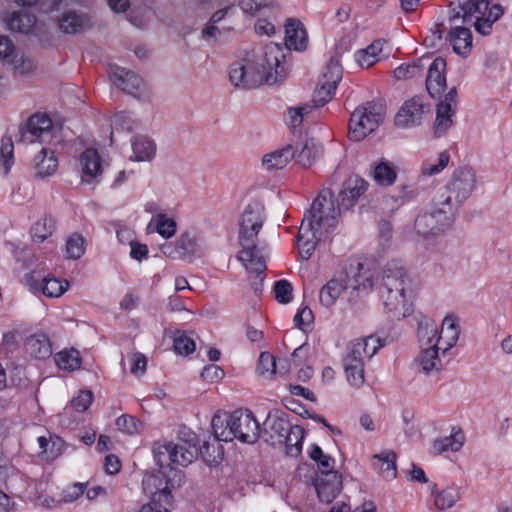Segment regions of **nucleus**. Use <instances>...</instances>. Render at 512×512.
<instances>
[{"instance_id":"21","label":"nucleus","mask_w":512,"mask_h":512,"mask_svg":"<svg viewBox=\"0 0 512 512\" xmlns=\"http://www.w3.org/2000/svg\"><path fill=\"white\" fill-rule=\"evenodd\" d=\"M144 492L151 498V501L171 504V493L168 480L162 473L146 475L142 481Z\"/></svg>"},{"instance_id":"59","label":"nucleus","mask_w":512,"mask_h":512,"mask_svg":"<svg viewBox=\"0 0 512 512\" xmlns=\"http://www.w3.org/2000/svg\"><path fill=\"white\" fill-rule=\"evenodd\" d=\"M118 430L127 434H136L141 429V423L130 415H121L116 420Z\"/></svg>"},{"instance_id":"60","label":"nucleus","mask_w":512,"mask_h":512,"mask_svg":"<svg viewBox=\"0 0 512 512\" xmlns=\"http://www.w3.org/2000/svg\"><path fill=\"white\" fill-rule=\"evenodd\" d=\"M292 285L287 280H279L275 283V298L279 303L288 304L292 300Z\"/></svg>"},{"instance_id":"16","label":"nucleus","mask_w":512,"mask_h":512,"mask_svg":"<svg viewBox=\"0 0 512 512\" xmlns=\"http://www.w3.org/2000/svg\"><path fill=\"white\" fill-rule=\"evenodd\" d=\"M425 327L434 329L433 334L428 338L441 347L442 355H445V353L449 351L458 341L459 328L455 318L452 316H447L444 318L440 332H438L436 324L431 320H425L421 322L418 329Z\"/></svg>"},{"instance_id":"51","label":"nucleus","mask_w":512,"mask_h":512,"mask_svg":"<svg viewBox=\"0 0 512 512\" xmlns=\"http://www.w3.org/2000/svg\"><path fill=\"white\" fill-rule=\"evenodd\" d=\"M295 161L303 167H309L313 164L316 157V149L313 144L306 142L301 146H294Z\"/></svg>"},{"instance_id":"17","label":"nucleus","mask_w":512,"mask_h":512,"mask_svg":"<svg viewBox=\"0 0 512 512\" xmlns=\"http://www.w3.org/2000/svg\"><path fill=\"white\" fill-rule=\"evenodd\" d=\"M292 424L283 412H270L263 423V437L265 442L272 446L282 447L285 442L284 435L290 430Z\"/></svg>"},{"instance_id":"27","label":"nucleus","mask_w":512,"mask_h":512,"mask_svg":"<svg viewBox=\"0 0 512 512\" xmlns=\"http://www.w3.org/2000/svg\"><path fill=\"white\" fill-rule=\"evenodd\" d=\"M307 43V33L303 24L297 19H288L285 24L286 47L296 51H303L306 49Z\"/></svg>"},{"instance_id":"44","label":"nucleus","mask_w":512,"mask_h":512,"mask_svg":"<svg viewBox=\"0 0 512 512\" xmlns=\"http://www.w3.org/2000/svg\"><path fill=\"white\" fill-rule=\"evenodd\" d=\"M19 6L30 7L36 4L40 5V10L46 14H51L53 11L58 10L60 7L78 2L79 0H14Z\"/></svg>"},{"instance_id":"41","label":"nucleus","mask_w":512,"mask_h":512,"mask_svg":"<svg viewBox=\"0 0 512 512\" xmlns=\"http://www.w3.org/2000/svg\"><path fill=\"white\" fill-rule=\"evenodd\" d=\"M428 61L429 57H422L413 63L401 64L394 70V77L398 80H404L419 76L426 68V62Z\"/></svg>"},{"instance_id":"38","label":"nucleus","mask_w":512,"mask_h":512,"mask_svg":"<svg viewBox=\"0 0 512 512\" xmlns=\"http://www.w3.org/2000/svg\"><path fill=\"white\" fill-rule=\"evenodd\" d=\"M305 431L301 426L291 425L290 430L284 435L285 452L288 456L297 457L302 451V441L304 439Z\"/></svg>"},{"instance_id":"49","label":"nucleus","mask_w":512,"mask_h":512,"mask_svg":"<svg viewBox=\"0 0 512 512\" xmlns=\"http://www.w3.org/2000/svg\"><path fill=\"white\" fill-rule=\"evenodd\" d=\"M14 164V145L11 137H3L0 147V167L8 174Z\"/></svg>"},{"instance_id":"30","label":"nucleus","mask_w":512,"mask_h":512,"mask_svg":"<svg viewBox=\"0 0 512 512\" xmlns=\"http://www.w3.org/2000/svg\"><path fill=\"white\" fill-rule=\"evenodd\" d=\"M82 181L89 183L102 173L101 159L95 149H86L80 157Z\"/></svg>"},{"instance_id":"33","label":"nucleus","mask_w":512,"mask_h":512,"mask_svg":"<svg viewBox=\"0 0 512 512\" xmlns=\"http://www.w3.org/2000/svg\"><path fill=\"white\" fill-rule=\"evenodd\" d=\"M372 465L381 477L387 480H392L396 477V454L393 451L387 450L374 455Z\"/></svg>"},{"instance_id":"15","label":"nucleus","mask_w":512,"mask_h":512,"mask_svg":"<svg viewBox=\"0 0 512 512\" xmlns=\"http://www.w3.org/2000/svg\"><path fill=\"white\" fill-rule=\"evenodd\" d=\"M382 346L381 339L373 335L353 340L348 344L342 361L365 366V362L371 359Z\"/></svg>"},{"instance_id":"28","label":"nucleus","mask_w":512,"mask_h":512,"mask_svg":"<svg viewBox=\"0 0 512 512\" xmlns=\"http://www.w3.org/2000/svg\"><path fill=\"white\" fill-rule=\"evenodd\" d=\"M385 41L378 39L354 54L355 61L361 68H370L387 57L384 53Z\"/></svg>"},{"instance_id":"50","label":"nucleus","mask_w":512,"mask_h":512,"mask_svg":"<svg viewBox=\"0 0 512 512\" xmlns=\"http://www.w3.org/2000/svg\"><path fill=\"white\" fill-rule=\"evenodd\" d=\"M342 79V67L338 55H333L325 68L321 81H325L328 84L337 87L338 83Z\"/></svg>"},{"instance_id":"7","label":"nucleus","mask_w":512,"mask_h":512,"mask_svg":"<svg viewBox=\"0 0 512 512\" xmlns=\"http://www.w3.org/2000/svg\"><path fill=\"white\" fill-rule=\"evenodd\" d=\"M448 199L435 196L431 208L417 215L414 220V230L419 238L433 239L452 227L457 212L446 203Z\"/></svg>"},{"instance_id":"62","label":"nucleus","mask_w":512,"mask_h":512,"mask_svg":"<svg viewBox=\"0 0 512 512\" xmlns=\"http://www.w3.org/2000/svg\"><path fill=\"white\" fill-rule=\"evenodd\" d=\"M314 321V315L312 310L305 306L301 309H299L294 316V323L295 326L299 329L305 331L308 327L311 326V324Z\"/></svg>"},{"instance_id":"20","label":"nucleus","mask_w":512,"mask_h":512,"mask_svg":"<svg viewBox=\"0 0 512 512\" xmlns=\"http://www.w3.org/2000/svg\"><path fill=\"white\" fill-rule=\"evenodd\" d=\"M109 77L114 86L133 96L143 86L142 79L136 73L116 65L110 66Z\"/></svg>"},{"instance_id":"5","label":"nucleus","mask_w":512,"mask_h":512,"mask_svg":"<svg viewBox=\"0 0 512 512\" xmlns=\"http://www.w3.org/2000/svg\"><path fill=\"white\" fill-rule=\"evenodd\" d=\"M215 438L220 441L237 439L242 443L253 444L260 436V425L253 413L247 409H237L232 413L217 412L211 421Z\"/></svg>"},{"instance_id":"25","label":"nucleus","mask_w":512,"mask_h":512,"mask_svg":"<svg viewBox=\"0 0 512 512\" xmlns=\"http://www.w3.org/2000/svg\"><path fill=\"white\" fill-rule=\"evenodd\" d=\"M446 39L452 45L453 51L463 57L470 54L472 50V35L470 29L462 26L459 22H452Z\"/></svg>"},{"instance_id":"24","label":"nucleus","mask_w":512,"mask_h":512,"mask_svg":"<svg viewBox=\"0 0 512 512\" xmlns=\"http://www.w3.org/2000/svg\"><path fill=\"white\" fill-rule=\"evenodd\" d=\"M348 276L347 270L340 273L337 277L332 278L328 281L319 292L320 303L325 307L333 306L342 293L348 288Z\"/></svg>"},{"instance_id":"57","label":"nucleus","mask_w":512,"mask_h":512,"mask_svg":"<svg viewBox=\"0 0 512 512\" xmlns=\"http://www.w3.org/2000/svg\"><path fill=\"white\" fill-rule=\"evenodd\" d=\"M257 373L264 378H271L276 373V360L268 352H262L259 356Z\"/></svg>"},{"instance_id":"22","label":"nucleus","mask_w":512,"mask_h":512,"mask_svg":"<svg viewBox=\"0 0 512 512\" xmlns=\"http://www.w3.org/2000/svg\"><path fill=\"white\" fill-rule=\"evenodd\" d=\"M426 89L433 98L440 96L446 88V61L441 58H435L427 68Z\"/></svg>"},{"instance_id":"64","label":"nucleus","mask_w":512,"mask_h":512,"mask_svg":"<svg viewBox=\"0 0 512 512\" xmlns=\"http://www.w3.org/2000/svg\"><path fill=\"white\" fill-rule=\"evenodd\" d=\"M14 52L15 48L12 41L7 36H0V59L12 63Z\"/></svg>"},{"instance_id":"34","label":"nucleus","mask_w":512,"mask_h":512,"mask_svg":"<svg viewBox=\"0 0 512 512\" xmlns=\"http://www.w3.org/2000/svg\"><path fill=\"white\" fill-rule=\"evenodd\" d=\"M5 22L11 31L26 34L36 26V16L28 12L13 11L7 15Z\"/></svg>"},{"instance_id":"13","label":"nucleus","mask_w":512,"mask_h":512,"mask_svg":"<svg viewBox=\"0 0 512 512\" xmlns=\"http://www.w3.org/2000/svg\"><path fill=\"white\" fill-rule=\"evenodd\" d=\"M81 2L82 0H79L66 7H60L58 10L49 14L51 21L61 33L75 35L92 26L91 18L87 13L70 8V6Z\"/></svg>"},{"instance_id":"55","label":"nucleus","mask_w":512,"mask_h":512,"mask_svg":"<svg viewBox=\"0 0 512 512\" xmlns=\"http://www.w3.org/2000/svg\"><path fill=\"white\" fill-rule=\"evenodd\" d=\"M336 88V86L320 80L319 85L313 94L314 106L320 107L329 102L332 99Z\"/></svg>"},{"instance_id":"52","label":"nucleus","mask_w":512,"mask_h":512,"mask_svg":"<svg viewBox=\"0 0 512 512\" xmlns=\"http://www.w3.org/2000/svg\"><path fill=\"white\" fill-rule=\"evenodd\" d=\"M449 160V153L447 151H442L434 162L426 161L422 164L421 173L426 176L436 175L448 165Z\"/></svg>"},{"instance_id":"29","label":"nucleus","mask_w":512,"mask_h":512,"mask_svg":"<svg viewBox=\"0 0 512 512\" xmlns=\"http://www.w3.org/2000/svg\"><path fill=\"white\" fill-rule=\"evenodd\" d=\"M58 168V160L54 151L42 148L41 151L34 156L33 169L35 176L38 178L49 177L55 173Z\"/></svg>"},{"instance_id":"40","label":"nucleus","mask_w":512,"mask_h":512,"mask_svg":"<svg viewBox=\"0 0 512 512\" xmlns=\"http://www.w3.org/2000/svg\"><path fill=\"white\" fill-rule=\"evenodd\" d=\"M239 7L244 13L256 16L262 11L279 10V3L277 0H240Z\"/></svg>"},{"instance_id":"31","label":"nucleus","mask_w":512,"mask_h":512,"mask_svg":"<svg viewBox=\"0 0 512 512\" xmlns=\"http://www.w3.org/2000/svg\"><path fill=\"white\" fill-rule=\"evenodd\" d=\"M295 157L294 146L286 145L263 156L262 165L268 171L283 169Z\"/></svg>"},{"instance_id":"53","label":"nucleus","mask_w":512,"mask_h":512,"mask_svg":"<svg viewBox=\"0 0 512 512\" xmlns=\"http://www.w3.org/2000/svg\"><path fill=\"white\" fill-rule=\"evenodd\" d=\"M173 347L177 354L187 356L195 351L196 345L184 332L177 331L173 337Z\"/></svg>"},{"instance_id":"12","label":"nucleus","mask_w":512,"mask_h":512,"mask_svg":"<svg viewBox=\"0 0 512 512\" xmlns=\"http://www.w3.org/2000/svg\"><path fill=\"white\" fill-rule=\"evenodd\" d=\"M433 332V328L418 329L420 352L415 361L419 371L426 376L436 375L443 368L441 347L428 338Z\"/></svg>"},{"instance_id":"39","label":"nucleus","mask_w":512,"mask_h":512,"mask_svg":"<svg viewBox=\"0 0 512 512\" xmlns=\"http://www.w3.org/2000/svg\"><path fill=\"white\" fill-rule=\"evenodd\" d=\"M55 363L59 369L72 372L81 367L82 360L78 350H62L55 354Z\"/></svg>"},{"instance_id":"19","label":"nucleus","mask_w":512,"mask_h":512,"mask_svg":"<svg viewBox=\"0 0 512 512\" xmlns=\"http://www.w3.org/2000/svg\"><path fill=\"white\" fill-rule=\"evenodd\" d=\"M425 112L426 107L423 100L420 97H413L401 106L395 115V124L400 128L420 125Z\"/></svg>"},{"instance_id":"43","label":"nucleus","mask_w":512,"mask_h":512,"mask_svg":"<svg viewBox=\"0 0 512 512\" xmlns=\"http://www.w3.org/2000/svg\"><path fill=\"white\" fill-rule=\"evenodd\" d=\"M216 438L213 442H206L202 447L198 448V453L201 454L204 461L209 465L218 464L224 456L223 446Z\"/></svg>"},{"instance_id":"61","label":"nucleus","mask_w":512,"mask_h":512,"mask_svg":"<svg viewBox=\"0 0 512 512\" xmlns=\"http://www.w3.org/2000/svg\"><path fill=\"white\" fill-rule=\"evenodd\" d=\"M230 28L219 27L217 24L208 22L201 32V38L208 42H216L225 31H229Z\"/></svg>"},{"instance_id":"4","label":"nucleus","mask_w":512,"mask_h":512,"mask_svg":"<svg viewBox=\"0 0 512 512\" xmlns=\"http://www.w3.org/2000/svg\"><path fill=\"white\" fill-rule=\"evenodd\" d=\"M381 295L386 314L399 320L411 312L412 281L403 267L389 263L382 273Z\"/></svg>"},{"instance_id":"9","label":"nucleus","mask_w":512,"mask_h":512,"mask_svg":"<svg viewBox=\"0 0 512 512\" xmlns=\"http://www.w3.org/2000/svg\"><path fill=\"white\" fill-rule=\"evenodd\" d=\"M160 251L172 260L192 262L203 256L205 243L200 233L196 229L190 228L183 231L175 241L161 244Z\"/></svg>"},{"instance_id":"45","label":"nucleus","mask_w":512,"mask_h":512,"mask_svg":"<svg viewBox=\"0 0 512 512\" xmlns=\"http://www.w3.org/2000/svg\"><path fill=\"white\" fill-rule=\"evenodd\" d=\"M54 229L55 220L44 216L33 225L31 235L34 241L41 243L53 234Z\"/></svg>"},{"instance_id":"32","label":"nucleus","mask_w":512,"mask_h":512,"mask_svg":"<svg viewBox=\"0 0 512 512\" xmlns=\"http://www.w3.org/2000/svg\"><path fill=\"white\" fill-rule=\"evenodd\" d=\"M132 155L130 160L137 162L151 161L156 154V144L147 136L138 135L131 141Z\"/></svg>"},{"instance_id":"35","label":"nucleus","mask_w":512,"mask_h":512,"mask_svg":"<svg viewBox=\"0 0 512 512\" xmlns=\"http://www.w3.org/2000/svg\"><path fill=\"white\" fill-rule=\"evenodd\" d=\"M26 351L34 358L44 360L52 355V345L44 334L31 335L26 341Z\"/></svg>"},{"instance_id":"58","label":"nucleus","mask_w":512,"mask_h":512,"mask_svg":"<svg viewBox=\"0 0 512 512\" xmlns=\"http://www.w3.org/2000/svg\"><path fill=\"white\" fill-rule=\"evenodd\" d=\"M93 401V394L89 390H80L71 400L70 406L77 412H85Z\"/></svg>"},{"instance_id":"37","label":"nucleus","mask_w":512,"mask_h":512,"mask_svg":"<svg viewBox=\"0 0 512 512\" xmlns=\"http://www.w3.org/2000/svg\"><path fill=\"white\" fill-rule=\"evenodd\" d=\"M464 441L465 437L463 432L459 429H453L449 436L436 439L433 442V450L439 454L448 451L457 452L462 448Z\"/></svg>"},{"instance_id":"3","label":"nucleus","mask_w":512,"mask_h":512,"mask_svg":"<svg viewBox=\"0 0 512 512\" xmlns=\"http://www.w3.org/2000/svg\"><path fill=\"white\" fill-rule=\"evenodd\" d=\"M265 221L264 208L257 204H249L243 211L239 222V244L241 250L237 258L247 272L255 274L261 282L266 270L267 248L259 246L258 234Z\"/></svg>"},{"instance_id":"26","label":"nucleus","mask_w":512,"mask_h":512,"mask_svg":"<svg viewBox=\"0 0 512 512\" xmlns=\"http://www.w3.org/2000/svg\"><path fill=\"white\" fill-rule=\"evenodd\" d=\"M367 188L368 183L364 179L357 176L350 177L339 194L342 209H350Z\"/></svg>"},{"instance_id":"63","label":"nucleus","mask_w":512,"mask_h":512,"mask_svg":"<svg viewBox=\"0 0 512 512\" xmlns=\"http://www.w3.org/2000/svg\"><path fill=\"white\" fill-rule=\"evenodd\" d=\"M310 111L311 107L308 105L289 108L287 116L288 125L296 128L302 123L304 116L307 115Z\"/></svg>"},{"instance_id":"23","label":"nucleus","mask_w":512,"mask_h":512,"mask_svg":"<svg viewBox=\"0 0 512 512\" xmlns=\"http://www.w3.org/2000/svg\"><path fill=\"white\" fill-rule=\"evenodd\" d=\"M342 488L341 477L336 471H328L317 475L315 489L320 501L330 503Z\"/></svg>"},{"instance_id":"10","label":"nucleus","mask_w":512,"mask_h":512,"mask_svg":"<svg viewBox=\"0 0 512 512\" xmlns=\"http://www.w3.org/2000/svg\"><path fill=\"white\" fill-rule=\"evenodd\" d=\"M476 185V175L471 168L461 167L455 170L448 185L437 193V197L449 198L446 202L455 212L472 194Z\"/></svg>"},{"instance_id":"11","label":"nucleus","mask_w":512,"mask_h":512,"mask_svg":"<svg viewBox=\"0 0 512 512\" xmlns=\"http://www.w3.org/2000/svg\"><path fill=\"white\" fill-rule=\"evenodd\" d=\"M153 451L155 459L161 467H172L173 465L187 466L198 455L196 444L185 440H179L175 443H157Z\"/></svg>"},{"instance_id":"46","label":"nucleus","mask_w":512,"mask_h":512,"mask_svg":"<svg viewBox=\"0 0 512 512\" xmlns=\"http://www.w3.org/2000/svg\"><path fill=\"white\" fill-rule=\"evenodd\" d=\"M86 250V240L79 233H73L66 240L65 252L68 259L77 260Z\"/></svg>"},{"instance_id":"8","label":"nucleus","mask_w":512,"mask_h":512,"mask_svg":"<svg viewBox=\"0 0 512 512\" xmlns=\"http://www.w3.org/2000/svg\"><path fill=\"white\" fill-rule=\"evenodd\" d=\"M385 109L382 104L367 102L357 107L351 114L348 125V137L361 141L374 132L383 121Z\"/></svg>"},{"instance_id":"42","label":"nucleus","mask_w":512,"mask_h":512,"mask_svg":"<svg viewBox=\"0 0 512 512\" xmlns=\"http://www.w3.org/2000/svg\"><path fill=\"white\" fill-rule=\"evenodd\" d=\"M373 178L379 185L388 187L396 181L397 172L388 161L381 160L374 167Z\"/></svg>"},{"instance_id":"36","label":"nucleus","mask_w":512,"mask_h":512,"mask_svg":"<svg viewBox=\"0 0 512 512\" xmlns=\"http://www.w3.org/2000/svg\"><path fill=\"white\" fill-rule=\"evenodd\" d=\"M149 232H157L165 239L172 238L177 231L176 221L165 213L154 215L147 226Z\"/></svg>"},{"instance_id":"54","label":"nucleus","mask_w":512,"mask_h":512,"mask_svg":"<svg viewBox=\"0 0 512 512\" xmlns=\"http://www.w3.org/2000/svg\"><path fill=\"white\" fill-rule=\"evenodd\" d=\"M343 367L348 383L356 388L361 387L365 381V366L343 363Z\"/></svg>"},{"instance_id":"2","label":"nucleus","mask_w":512,"mask_h":512,"mask_svg":"<svg viewBox=\"0 0 512 512\" xmlns=\"http://www.w3.org/2000/svg\"><path fill=\"white\" fill-rule=\"evenodd\" d=\"M341 205H336L330 190L322 191L313 201L310 210L301 222L297 243L302 258L308 259L321 237L334 229L338 223Z\"/></svg>"},{"instance_id":"18","label":"nucleus","mask_w":512,"mask_h":512,"mask_svg":"<svg viewBox=\"0 0 512 512\" xmlns=\"http://www.w3.org/2000/svg\"><path fill=\"white\" fill-rule=\"evenodd\" d=\"M457 105L456 90L452 88L438 103L436 119L434 122V134L437 137L444 135L453 125L452 116Z\"/></svg>"},{"instance_id":"48","label":"nucleus","mask_w":512,"mask_h":512,"mask_svg":"<svg viewBox=\"0 0 512 512\" xmlns=\"http://www.w3.org/2000/svg\"><path fill=\"white\" fill-rule=\"evenodd\" d=\"M67 287V281H60L59 279L51 276L44 277L40 284L42 293L50 298L60 297L66 291Z\"/></svg>"},{"instance_id":"56","label":"nucleus","mask_w":512,"mask_h":512,"mask_svg":"<svg viewBox=\"0 0 512 512\" xmlns=\"http://www.w3.org/2000/svg\"><path fill=\"white\" fill-rule=\"evenodd\" d=\"M459 495L453 488H446L437 492L434 496V503L438 509L444 510L451 508L457 501Z\"/></svg>"},{"instance_id":"1","label":"nucleus","mask_w":512,"mask_h":512,"mask_svg":"<svg viewBox=\"0 0 512 512\" xmlns=\"http://www.w3.org/2000/svg\"><path fill=\"white\" fill-rule=\"evenodd\" d=\"M284 49L268 43L258 52L231 64L229 80L237 88L253 89L263 83L273 85L284 78Z\"/></svg>"},{"instance_id":"14","label":"nucleus","mask_w":512,"mask_h":512,"mask_svg":"<svg viewBox=\"0 0 512 512\" xmlns=\"http://www.w3.org/2000/svg\"><path fill=\"white\" fill-rule=\"evenodd\" d=\"M53 122L45 113H35L26 122L25 126L19 129L20 138L18 141L34 143L36 141H49L52 136Z\"/></svg>"},{"instance_id":"47","label":"nucleus","mask_w":512,"mask_h":512,"mask_svg":"<svg viewBox=\"0 0 512 512\" xmlns=\"http://www.w3.org/2000/svg\"><path fill=\"white\" fill-rule=\"evenodd\" d=\"M135 120L130 113L120 112L113 116L111 120V142L114 141V135L121 132H130L135 127Z\"/></svg>"},{"instance_id":"6","label":"nucleus","mask_w":512,"mask_h":512,"mask_svg":"<svg viewBox=\"0 0 512 512\" xmlns=\"http://www.w3.org/2000/svg\"><path fill=\"white\" fill-rule=\"evenodd\" d=\"M502 14V7L491 0H468L451 10L450 21L471 24L479 34L488 35Z\"/></svg>"}]
</instances>
